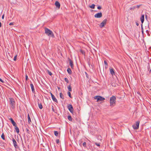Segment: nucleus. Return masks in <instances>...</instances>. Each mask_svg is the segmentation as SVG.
Here are the masks:
<instances>
[{"instance_id": "obj_43", "label": "nucleus", "mask_w": 151, "mask_h": 151, "mask_svg": "<svg viewBox=\"0 0 151 151\" xmlns=\"http://www.w3.org/2000/svg\"><path fill=\"white\" fill-rule=\"evenodd\" d=\"M81 53L82 54H84V55L85 54V52L84 51H83L81 50Z\"/></svg>"}, {"instance_id": "obj_17", "label": "nucleus", "mask_w": 151, "mask_h": 151, "mask_svg": "<svg viewBox=\"0 0 151 151\" xmlns=\"http://www.w3.org/2000/svg\"><path fill=\"white\" fill-rule=\"evenodd\" d=\"M104 64L105 65V68L106 69L108 67V64L106 60L104 61Z\"/></svg>"}, {"instance_id": "obj_22", "label": "nucleus", "mask_w": 151, "mask_h": 151, "mask_svg": "<svg viewBox=\"0 0 151 151\" xmlns=\"http://www.w3.org/2000/svg\"><path fill=\"white\" fill-rule=\"evenodd\" d=\"M60 97L62 99H63L64 98V96L63 95L62 93H60Z\"/></svg>"}, {"instance_id": "obj_14", "label": "nucleus", "mask_w": 151, "mask_h": 151, "mask_svg": "<svg viewBox=\"0 0 151 151\" xmlns=\"http://www.w3.org/2000/svg\"><path fill=\"white\" fill-rule=\"evenodd\" d=\"M30 86L32 89V92L33 93H35V88L33 86V85L32 83H31L30 84Z\"/></svg>"}, {"instance_id": "obj_57", "label": "nucleus", "mask_w": 151, "mask_h": 151, "mask_svg": "<svg viewBox=\"0 0 151 151\" xmlns=\"http://www.w3.org/2000/svg\"><path fill=\"white\" fill-rule=\"evenodd\" d=\"M150 49H151V47H150Z\"/></svg>"}, {"instance_id": "obj_42", "label": "nucleus", "mask_w": 151, "mask_h": 151, "mask_svg": "<svg viewBox=\"0 0 151 151\" xmlns=\"http://www.w3.org/2000/svg\"><path fill=\"white\" fill-rule=\"evenodd\" d=\"M136 25L137 26H139V23H138V21H136Z\"/></svg>"}, {"instance_id": "obj_55", "label": "nucleus", "mask_w": 151, "mask_h": 151, "mask_svg": "<svg viewBox=\"0 0 151 151\" xmlns=\"http://www.w3.org/2000/svg\"><path fill=\"white\" fill-rule=\"evenodd\" d=\"M58 89H60V88L59 87H58Z\"/></svg>"}, {"instance_id": "obj_26", "label": "nucleus", "mask_w": 151, "mask_h": 151, "mask_svg": "<svg viewBox=\"0 0 151 151\" xmlns=\"http://www.w3.org/2000/svg\"><path fill=\"white\" fill-rule=\"evenodd\" d=\"M54 134L56 136H58L59 134L58 132L57 131H54Z\"/></svg>"}, {"instance_id": "obj_38", "label": "nucleus", "mask_w": 151, "mask_h": 151, "mask_svg": "<svg viewBox=\"0 0 151 151\" xmlns=\"http://www.w3.org/2000/svg\"><path fill=\"white\" fill-rule=\"evenodd\" d=\"M95 144L98 147H99L100 146V144L99 143H97L96 142V143H95Z\"/></svg>"}, {"instance_id": "obj_27", "label": "nucleus", "mask_w": 151, "mask_h": 151, "mask_svg": "<svg viewBox=\"0 0 151 151\" xmlns=\"http://www.w3.org/2000/svg\"><path fill=\"white\" fill-rule=\"evenodd\" d=\"M1 137L2 139L3 140H4L5 139L4 135L3 133L2 134Z\"/></svg>"}, {"instance_id": "obj_28", "label": "nucleus", "mask_w": 151, "mask_h": 151, "mask_svg": "<svg viewBox=\"0 0 151 151\" xmlns=\"http://www.w3.org/2000/svg\"><path fill=\"white\" fill-rule=\"evenodd\" d=\"M67 94L70 98H72L71 93L69 91L68 92Z\"/></svg>"}, {"instance_id": "obj_15", "label": "nucleus", "mask_w": 151, "mask_h": 151, "mask_svg": "<svg viewBox=\"0 0 151 151\" xmlns=\"http://www.w3.org/2000/svg\"><path fill=\"white\" fill-rule=\"evenodd\" d=\"M110 71L111 74L113 76L114 75L115 73L114 70V69L113 68H111L110 69Z\"/></svg>"}, {"instance_id": "obj_18", "label": "nucleus", "mask_w": 151, "mask_h": 151, "mask_svg": "<svg viewBox=\"0 0 151 151\" xmlns=\"http://www.w3.org/2000/svg\"><path fill=\"white\" fill-rule=\"evenodd\" d=\"M67 71L69 74L70 75L72 74V72L70 68H68L67 69Z\"/></svg>"}, {"instance_id": "obj_29", "label": "nucleus", "mask_w": 151, "mask_h": 151, "mask_svg": "<svg viewBox=\"0 0 151 151\" xmlns=\"http://www.w3.org/2000/svg\"><path fill=\"white\" fill-rule=\"evenodd\" d=\"M64 80L65 82H67V83H69V81L68 79L66 78H64Z\"/></svg>"}, {"instance_id": "obj_30", "label": "nucleus", "mask_w": 151, "mask_h": 151, "mask_svg": "<svg viewBox=\"0 0 151 151\" xmlns=\"http://www.w3.org/2000/svg\"><path fill=\"white\" fill-rule=\"evenodd\" d=\"M47 73L50 76H51L52 75V73L49 70H47Z\"/></svg>"}, {"instance_id": "obj_4", "label": "nucleus", "mask_w": 151, "mask_h": 151, "mask_svg": "<svg viewBox=\"0 0 151 151\" xmlns=\"http://www.w3.org/2000/svg\"><path fill=\"white\" fill-rule=\"evenodd\" d=\"M94 98L95 99H97V101L98 102L99 101H102L105 99L104 97L100 96H96L94 97Z\"/></svg>"}, {"instance_id": "obj_1", "label": "nucleus", "mask_w": 151, "mask_h": 151, "mask_svg": "<svg viewBox=\"0 0 151 151\" xmlns=\"http://www.w3.org/2000/svg\"><path fill=\"white\" fill-rule=\"evenodd\" d=\"M9 104L10 108L12 109H14L15 108L16 106L15 99L12 97L9 98Z\"/></svg>"}, {"instance_id": "obj_40", "label": "nucleus", "mask_w": 151, "mask_h": 151, "mask_svg": "<svg viewBox=\"0 0 151 151\" xmlns=\"http://www.w3.org/2000/svg\"><path fill=\"white\" fill-rule=\"evenodd\" d=\"M17 55H16L14 57V61H16L17 60Z\"/></svg>"}, {"instance_id": "obj_41", "label": "nucleus", "mask_w": 151, "mask_h": 151, "mask_svg": "<svg viewBox=\"0 0 151 151\" xmlns=\"http://www.w3.org/2000/svg\"><path fill=\"white\" fill-rule=\"evenodd\" d=\"M97 9L99 10H100L101 9V7L100 6H98L97 7Z\"/></svg>"}, {"instance_id": "obj_53", "label": "nucleus", "mask_w": 151, "mask_h": 151, "mask_svg": "<svg viewBox=\"0 0 151 151\" xmlns=\"http://www.w3.org/2000/svg\"><path fill=\"white\" fill-rule=\"evenodd\" d=\"M145 18H146V19H147V14H145Z\"/></svg>"}, {"instance_id": "obj_19", "label": "nucleus", "mask_w": 151, "mask_h": 151, "mask_svg": "<svg viewBox=\"0 0 151 151\" xmlns=\"http://www.w3.org/2000/svg\"><path fill=\"white\" fill-rule=\"evenodd\" d=\"M27 117H28V122L29 124H30L31 123V120L30 118V117L29 116V114H28L27 115Z\"/></svg>"}, {"instance_id": "obj_54", "label": "nucleus", "mask_w": 151, "mask_h": 151, "mask_svg": "<svg viewBox=\"0 0 151 151\" xmlns=\"http://www.w3.org/2000/svg\"><path fill=\"white\" fill-rule=\"evenodd\" d=\"M1 27V22H0V27Z\"/></svg>"}, {"instance_id": "obj_49", "label": "nucleus", "mask_w": 151, "mask_h": 151, "mask_svg": "<svg viewBox=\"0 0 151 151\" xmlns=\"http://www.w3.org/2000/svg\"><path fill=\"white\" fill-rule=\"evenodd\" d=\"M50 93L52 97L54 96L50 92Z\"/></svg>"}, {"instance_id": "obj_32", "label": "nucleus", "mask_w": 151, "mask_h": 151, "mask_svg": "<svg viewBox=\"0 0 151 151\" xmlns=\"http://www.w3.org/2000/svg\"><path fill=\"white\" fill-rule=\"evenodd\" d=\"M142 5V4H140L139 5H137V6H135L136 8H137V9H139V7Z\"/></svg>"}, {"instance_id": "obj_48", "label": "nucleus", "mask_w": 151, "mask_h": 151, "mask_svg": "<svg viewBox=\"0 0 151 151\" xmlns=\"http://www.w3.org/2000/svg\"><path fill=\"white\" fill-rule=\"evenodd\" d=\"M50 93L52 97L54 96L50 92Z\"/></svg>"}, {"instance_id": "obj_9", "label": "nucleus", "mask_w": 151, "mask_h": 151, "mask_svg": "<svg viewBox=\"0 0 151 151\" xmlns=\"http://www.w3.org/2000/svg\"><path fill=\"white\" fill-rule=\"evenodd\" d=\"M102 13L101 12L98 13L94 15V17L95 18H100L102 17Z\"/></svg>"}, {"instance_id": "obj_24", "label": "nucleus", "mask_w": 151, "mask_h": 151, "mask_svg": "<svg viewBox=\"0 0 151 151\" xmlns=\"http://www.w3.org/2000/svg\"><path fill=\"white\" fill-rule=\"evenodd\" d=\"M68 118L69 121H72V118L70 115H69L68 116Z\"/></svg>"}, {"instance_id": "obj_56", "label": "nucleus", "mask_w": 151, "mask_h": 151, "mask_svg": "<svg viewBox=\"0 0 151 151\" xmlns=\"http://www.w3.org/2000/svg\"><path fill=\"white\" fill-rule=\"evenodd\" d=\"M150 72H151V69H150Z\"/></svg>"}, {"instance_id": "obj_33", "label": "nucleus", "mask_w": 151, "mask_h": 151, "mask_svg": "<svg viewBox=\"0 0 151 151\" xmlns=\"http://www.w3.org/2000/svg\"><path fill=\"white\" fill-rule=\"evenodd\" d=\"M141 29H142V34H143L144 33V31L143 30V28L142 27V24H141Z\"/></svg>"}, {"instance_id": "obj_36", "label": "nucleus", "mask_w": 151, "mask_h": 151, "mask_svg": "<svg viewBox=\"0 0 151 151\" xmlns=\"http://www.w3.org/2000/svg\"><path fill=\"white\" fill-rule=\"evenodd\" d=\"M85 73L86 74V77L88 78H89V76H88V74H87V73L86 72H85Z\"/></svg>"}, {"instance_id": "obj_3", "label": "nucleus", "mask_w": 151, "mask_h": 151, "mask_svg": "<svg viewBox=\"0 0 151 151\" xmlns=\"http://www.w3.org/2000/svg\"><path fill=\"white\" fill-rule=\"evenodd\" d=\"M45 33L49 36L53 37L54 35L52 32L49 29L45 28Z\"/></svg>"}, {"instance_id": "obj_16", "label": "nucleus", "mask_w": 151, "mask_h": 151, "mask_svg": "<svg viewBox=\"0 0 151 151\" xmlns=\"http://www.w3.org/2000/svg\"><path fill=\"white\" fill-rule=\"evenodd\" d=\"M14 128L16 130V131L17 134H18L19 132V129L18 127L16 126H14Z\"/></svg>"}, {"instance_id": "obj_25", "label": "nucleus", "mask_w": 151, "mask_h": 151, "mask_svg": "<svg viewBox=\"0 0 151 151\" xmlns=\"http://www.w3.org/2000/svg\"><path fill=\"white\" fill-rule=\"evenodd\" d=\"M89 7L91 8L94 9L95 8V5L93 4L91 5Z\"/></svg>"}, {"instance_id": "obj_12", "label": "nucleus", "mask_w": 151, "mask_h": 151, "mask_svg": "<svg viewBox=\"0 0 151 151\" xmlns=\"http://www.w3.org/2000/svg\"><path fill=\"white\" fill-rule=\"evenodd\" d=\"M55 5L57 8L58 9L60 8V4L58 1H56L55 2Z\"/></svg>"}, {"instance_id": "obj_44", "label": "nucleus", "mask_w": 151, "mask_h": 151, "mask_svg": "<svg viewBox=\"0 0 151 151\" xmlns=\"http://www.w3.org/2000/svg\"><path fill=\"white\" fill-rule=\"evenodd\" d=\"M52 110L53 111L55 112V109L52 106Z\"/></svg>"}, {"instance_id": "obj_2", "label": "nucleus", "mask_w": 151, "mask_h": 151, "mask_svg": "<svg viewBox=\"0 0 151 151\" xmlns=\"http://www.w3.org/2000/svg\"><path fill=\"white\" fill-rule=\"evenodd\" d=\"M116 98L115 96H113L110 98V103L111 106H113L115 104Z\"/></svg>"}, {"instance_id": "obj_6", "label": "nucleus", "mask_w": 151, "mask_h": 151, "mask_svg": "<svg viewBox=\"0 0 151 151\" xmlns=\"http://www.w3.org/2000/svg\"><path fill=\"white\" fill-rule=\"evenodd\" d=\"M67 108L71 113L73 114V109L72 105L71 104H69L67 106Z\"/></svg>"}, {"instance_id": "obj_52", "label": "nucleus", "mask_w": 151, "mask_h": 151, "mask_svg": "<svg viewBox=\"0 0 151 151\" xmlns=\"http://www.w3.org/2000/svg\"><path fill=\"white\" fill-rule=\"evenodd\" d=\"M147 35H148V36H150V34H149V32L147 34Z\"/></svg>"}, {"instance_id": "obj_8", "label": "nucleus", "mask_w": 151, "mask_h": 151, "mask_svg": "<svg viewBox=\"0 0 151 151\" xmlns=\"http://www.w3.org/2000/svg\"><path fill=\"white\" fill-rule=\"evenodd\" d=\"M68 59L69 61V65L70 66L72 69H73L74 65L73 61L69 58H68Z\"/></svg>"}, {"instance_id": "obj_50", "label": "nucleus", "mask_w": 151, "mask_h": 151, "mask_svg": "<svg viewBox=\"0 0 151 151\" xmlns=\"http://www.w3.org/2000/svg\"><path fill=\"white\" fill-rule=\"evenodd\" d=\"M4 14H3L2 17V18L3 19H4Z\"/></svg>"}, {"instance_id": "obj_5", "label": "nucleus", "mask_w": 151, "mask_h": 151, "mask_svg": "<svg viewBox=\"0 0 151 151\" xmlns=\"http://www.w3.org/2000/svg\"><path fill=\"white\" fill-rule=\"evenodd\" d=\"M139 122L137 121L135 123V124H134L132 125V127L134 129H137L139 128Z\"/></svg>"}, {"instance_id": "obj_10", "label": "nucleus", "mask_w": 151, "mask_h": 151, "mask_svg": "<svg viewBox=\"0 0 151 151\" xmlns=\"http://www.w3.org/2000/svg\"><path fill=\"white\" fill-rule=\"evenodd\" d=\"M12 141L13 143V145H14V146L15 148H18L19 147V146L17 145V142L14 139V138H12Z\"/></svg>"}, {"instance_id": "obj_39", "label": "nucleus", "mask_w": 151, "mask_h": 151, "mask_svg": "<svg viewBox=\"0 0 151 151\" xmlns=\"http://www.w3.org/2000/svg\"><path fill=\"white\" fill-rule=\"evenodd\" d=\"M28 77L27 74L25 75V80L26 81H27Z\"/></svg>"}, {"instance_id": "obj_45", "label": "nucleus", "mask_w": 151, "mask_h": 151, "mask_svg": "<svg viewBox=\"0 0 151 151\" xmlns=\"http://www.w3.org/2000/svg\"><path fill=\"white\" fill-rule=\"evenodd\" d=\"M0 81L3 83L4 82V81H3V80L0 78Z\"/></svg>"}, {"instance_id": "obj_51", "label": "nucleus", "mask_w": 151, "mask_h": 151, "mask_svg": "<svg viewBox=\"0 0 151 151\" xmlns=\"http://www.w3.org/2000/svg\"><path fill=\"white\" fill-rule=\"evenodd\" d=\"M146 32L147 33V34L149 32V31L148 30H146Z\"/></svg>"}, {"instance_id": "obj_31", "label": "nucleus", "mask_w": 151, "mask_h": 151, "mask_svg": "<svg viewBox=\"0 0 151 151\" xmlns=\"http://www.w3.org/2000/svg\"><path fill=\"white\" fill-rule=\"evenodd\" d=\"M135 8H136V7H135V6H133L132 7L130 8V9L131 10H134Z\"/></svg>"}, {"instance_id": "obj_46", "label": "nucleus", "mask_w": 151, "mask_h": 151, "mask_svg": "<svg viewBox=\"0 0 151 151\" xmlns=\"http://www.w3.org/2000/svg\"><path fill=\"white\" fill-rule=\"evenodd\" d=\"M21 140H22V147H24V144H23V141H22V138H21Z\"/></svg>"}, {"instance_id": "obj_7", "label": "nucleus", "mask_w": 151, "mask_h": 151, "mask_svg": "<svg viewBox=\"0 0 151 151\" xmlns=\"http://www.w3.org/2000/svg\"><path fill=\"white\" fill-rule=\"evenodd\" d=\"M107 21V19H104L103 22L101 23L100 24V27L101 28H102L104 27L105 25L106 24V22Z\"/></svg>"}, {"instance_id": "obj_47", "label": "nucleus", "mask_w": 151, "mask_h": 151, "mask_svg": "<svg viewBox=\"0 0 151 151\" xmlns=\"http://www.w3.org/2000/svg\"><path fill=\"white\" fill-rule=\"evenodd\" d=\"M14 22H11L9 23V25H12L14 24Z\"/></svg>"}, {"instance_id": "obj_21", "label": "nucleus", "mask_w": 151, "mask_h": 151, "mask_svg": "<svg viewBox=\"0 0 151 151\" xmlns=\"http://www.w3.org/2000/svg\"><path fill=\"white\" fill-rule=\"evenodd\" d=\"M38 105L39 108L40 109H42V108H43V106L41 103H38Z\"/></svg>"}, {"instance_id": "obj_11", "label": "nucleus", "mask_w": 151, "mask_h": 151, "mask_svg": "<svg viewBox=\"0 0 151 151\" xmlns=\"http://www.w3.org/2000/svg\"><path fill=\"white\" fill-rule=\"evenodd\" d=\"M9 120L11 122L13 125V126H17V124L14 121L13 119L12 118H10L9 119Z\"/></svg>"}, {"instance_id": "obj_20", "label": "nucleus", "mask_w": 151, "mask_h": 151, "mask_svg": "<svg viewBox=\"0 0 151 151\" xmlns=\"http://www.w3.org/2000/svg\"><path fill=\"white\" fill-rule=\"evenodd\" d=\"M52 100L55 102L58 103V101L55 98V97L54 96L53 97H52Z\"/></svg>"}, {"instance_id": "obj_35", "label": "nucleus", "mask_w": 151, "mask_h": 151, "mask_svg": "<svg viewBox=\"0 0 151 151\" xmlns=\"http://www.w3.org/2000/svg\"><path fill=\"white\" fill-rule=\"evenodd\" d=\"M83 147H86V143L85 142H83Z\"/></svg>"}, {"instance_id": "obj_34", "label": "nucleus", "mask_w": 151, "mask_h": 151, "mask_svg": "<svg viewBox=\"0 0 151 151\" xmlns=\"http://www.w3.org/2000/svg\"><path fill=\"white\" fill-rule=\"evenodd\" d=\"M56 143L57 144H59V142H60V140H59V139H57L56 140Z\"/></svg>"}, {"instance_id": "obj_13", "label": "nucleus", "mask_w": 151, "mask_h": 151, "mask_svg": "<svg viewBox=\"0 0 151 151\" xmlns=\"http://www.w3.org/2000/svg\"><path fill=\"white\" fill-rule=\"evenodd\" d=\"M140 20L142 22V24L143 23L144 21V15L142 14L140 18Z\"/></svg>"}, {"instance_id": "obj_37", "label": "nucleus", "mask_w": 151, "mask_h": 151, "mask_svg": "<svg viewBox=\"0 0 151 151\" xmlns=\"http://www.w3.org/2000/svg\"><path fill=\"white\" fill-rule=\"evenodd\" d=\"M26 131H27V132L29 134L30 133V131H29V130L27 128H26Z\"/></svg>"}, {"instance_id": "obj_23", "label": "nucleus", "mask_w": 151, "mask_h": 151, "mask_svg": "<svg viewBox=\"0 0 151 151\" xmlns=\"http://www.w3.org/2000/svg\"><path fill=\"white\" fill-rule=\"evenodd\" d=\"M68 90L69 91V92L72 91V88H71V87L70 84V85H69L68 86Z\"/></svg>"}]
</instances>
